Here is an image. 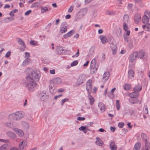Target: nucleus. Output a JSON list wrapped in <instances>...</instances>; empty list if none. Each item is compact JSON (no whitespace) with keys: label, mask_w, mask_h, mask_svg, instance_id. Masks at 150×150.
I'll list each match as a JSON object with an SVG mask.
<instances>
[{"label":"nucleus","mask_w":150,"mask_h":150,"mask_svg":"<svg viewBox=\"0 0 150 150\" xmlns=\"http://www.w3.org/2000/svg\"><path fill=\"white\" fill-rule=\"evenodd\" d=\"M110 147L111 150H117V147L115 144L114 142L112 141L110 144Z\"/></svg>","instance_id":"a211bd4d"},{"label":"nucleus","mask_w":150,"mask_h":150,"mask_svg":"<svg viewBox=\"0 0 150 150\" xmlns=\"http://www.w3.org/2000/svg\"><path fill=\"white\" fill-rule=\"evenodd\" d=\"M77 119L79 121H83L85 119V118L84 117H77Z\"/></svg>","instance_id":"6e6d98bb"},{"label":"nucleus","mask_w":150,"mask_h":150,"mask_svg":"<svg viewBox=\"0 0 150 150\" xmlns=\"http://www.w3.org/2000/svg\"><path fill=\"white\" fill-rule=\"evenodd\" d=\"M98 106L101 112H104L105 110V106L104 103L101 102L99 103Z\"/></svg>","instance_id":"2eb2a0df"},{"label":"nucleus","mask_w":150,"mask_h":150,"mask_svg":"<svg viewBox=\"0 0 150 150\" xmlns=\"http://www.w3.org/2000/svg\"><path fill=\"white\" fill-rule=\"evenodd\" d=\"M141 136L142 139L144 141V142L149 140V137H148L147 135L145 133H142Z\"/></svg>","instance_id":"5701e85b"},{"label":"nucleus","mask_w":150,"mask_h":150,"mask_svg":"<svg viewBox=\"0 0 150 150\" xmlns=\"http://www.w3.org/2000/svg\"><path fill=\"white\" fill-rule=\"evenodd\" d=\"M124 38L125 40V41L126 42H128L129 40L128 37L126 35H124Z\"/></svg>","instance_id":"8fccbe9b"},{"label":"nucleus","mask_w":150,"mask_h":150,"mask_svg":"<svg viewBox=\"0 0 150 150\" xmlns=\"http://www.w3.org/2000/svg\"><path fill=\"white\" fill-rule=\"evenodd\" d=\"M46 93L44 92H42L40 94V97L44 96H46Z\"/></svg>","instance_id":"69168bd1"},{"label":"nucleus","mask_w":150,"mask_h":150,"mask_svg":"<svg viewBox=\"0 0 150 150\" xmlns=\"http://www.w3.org/2000/svg\"><path fill=\"white\" fill-rule=\"evenodd\" d=\"M50 72L51 74H55V70L54 69L51 70L50 71Z\"/></svg>","instance_id":"e2e57ef3"},{"label":"nucleus","mask_w":150,"mask_h":150,"mask_svg":"<svg viewBox=\"0 0 150 150\" xmlns=\"http://www.w3.org/2000/svg\"><path fill=\"white\" fill-rule=\"evenodd\" d=\"M143 28L145 31H150V23H149L143 25Z\"/></svg>","instance_id":"a878e982"},{"label":"nucleus","mask_w":150,"mask_h":150,"mask_svg":"<svg viewBox=\"0 0 150 150\" xmlns=\"http://www.w3.org/2000/svg\"><path fill=\"white\" fill-rule=\"evenodd\" d=\"M31 12V10H29L26 11L25 13V15L27 16L28 14H30Z\"/></svg>","instance_id":"bf43d9fd"},{"label":"nucleus","mask_w":150,"mask_h":150,"mask_svg":"<svg viewBox=\"0 0 150 150\" xmlns=\"http://www.w3.org/2000/svg\"><path fill=\"white\" fill-rule=\"evenodd\" d=\"M134 19H141V16L139 13H136L134 16Z\"/></svg>","instance_id":"49530a36"},{"label":"nucleus","mask_w":150,"mask_h":150,"mask_svg":"<svg viewBox=\"0 0 150 150\" xmlns=\"http://www.w3.org/2000/svg\"><path fill=\"white\" fill-rule=\"evenodd\" d=\"M17 41L18 43L24 48H26V46L24 42L20 38H18L17 39Z\"/></svg>","instance_id":"f3484780"},{"label":"nucleus","mask_w":150,"mask_h":150,"mask_svg":"<svg viewBox=\"0 0 150 150\" xmlns=\"http://www.w3.org/2000/svg\"><path fill=\"white\" fill-rule=\"evenodd\" d=\"M116 106L117 110H119L120 108V101L119 100H117L116 101Z\"/></svg>","instance_id":"ea45409f"},{"label":"nucleus","mask_w":150,"mask_h":150,"mask_svg":"<svg viewBox=\"0 0 150 150\" xmlns=\"http://www.w3.org/2000/svg\"><path fill=\"white\" fill-rule=\"evenodd\" d=\"M64 48V47L62 46H57L56 49V51L59 54H63L65 52V50Z\"/></svg>","instance_id":"6e6552de"},{"label":"nucleus","mask_w":150,"mask_h":150,"mask_svg":"<svg viewBox=\"0 0 150 150\" xmlns=\"http://www.w3.org/2000/svg\"><path fill=\"white\" fill-rule=\"evenodd\" d=\"M15 114L16 120H20L23 117V114L20 111L16 112Z\"/></svg>","instance_id":"1a4fd4ad"},{"label":"nucleus","mask_w":150,"mask_h":150,"mask_svg":"<svg viewBox=\"0 0 150 150\" xmlns=\"http://www.w3.org/2000/svg\"><path fill=\"white\" fill-rule=\"evenodd\" d=\"M56 85L53 81L50 83L49 86V88L50 92L51 93H54V90L55 89Z\"/></svg>","instance_id":"f8f14e48"},{"label":"nucleus","mask_w":150,"mask_h":150,"mask_svg":"<svg viewBox=\"0 0 150 150\" xmlns=\"http://www.w3.org/2000/svg\"><path fill=\"white\" fill-rule=\"evenodd\" d=\"M110 76V74L109 72H106L103 74V79L105 81H107L108 79Z\"/></svg>","instance_id":"bb28decb"},{"label":"nucleus","mask_w":150,"mask_h":150,"mask_svg":"<svg viewBox=\"0 0 150 150\" xmlns=\"http://www.w3.org/2000/svg\"><path fill=\"white\" fill-rule=\"evenodd\" d=\"M96 63L95 58L93 59L91 62L90 73L91 74H95L97 72L98 67Z\"/></svg>","instance_id":"f03ea898"},{"label":"nucleus","mask_w":150,"mask_h":150,"mask_svg":"<svg viewBox=\"0 0 150 150\" xmlns=\"http://www.w3.org/2000/svg\"><path fill=\"white\" fill-rule=\"evenodd\" d=\"M62 81L61 79L60 78H57L54 79L53 81L55 83L56 85V84H58L60 83Z\"/></svg>","instance_id":"f704fd0d"},{"label":"nucleus","mask_w":150,"mask_h":150,"mask_svg":"<svg viewBox=\"0 0 150 150\" xmlns=\"http://www.w3.org/2000/svg\"><path fill=\"white\" fill-rule=\"evenodd\" d=\"M30 43L31 45L34 46L38 45V42L36 41L32 40L30 41Z\"/></svg>","instance_id":"37998d69"},{"label":"nucleus","mask_w":150,"mask_h":150,"mask_svg":"<svg viewBox=\"0 0 150 150\" xmlns=\"http://www.w3.org/2000/svg\"><path fill=\"white\" fill-rule=\"evenodd\" d=\"M11 52L10 51H8L6 54L5 57H9L11 55Z\"/></svg>","instance_id":"3c124183"},{"label":"nucleus","mask_w":150,"mask_h":150,"mask_svg":"<svg viewBox=\"0 0 150 150\" xmlns=\"http://www.w3.org/2000/svg\"><path fill=\"white\" fill-rule=\"evenodd\" d=\"M123 28L125 31H127L128 29V27L126 23H124L123 24Z\"/></svg>","instance_id":"c03bdc74"},{"label":"nucleus","mask_w":150,"mask_h":150,"mask_svg":"<svg viewBox=\"0 0 150 150\" xmlns=\"http://www.w3.org/2000/svg\"><path fill=\"white\" fill-rule=\"evenodd\" d=\"M145 15L142 19H150V11H146L145 12Z\"/></svg>","instance_id":"cd10ccee"},{"label":"nucleus","mask_w":150,"mask_h":150,"mask_svg":"<svg viewBox=\"0 0 150 150\" xmlns=\"http://www.w3.org/2000/svg\"><path fill=\"white\" fill-rule=\"evenodd\" d=\"M124 125V123L122 122H119L118 124V126L119 127L121 128H122L123 127Z\"/></svg>","instance_id":"5fc2aeb1"},{"label":"nucleus","mask_w":150,"mask_h":150,"mask_svg":"<svg viewBox=\"0 0 150 150\" xmlns=\"http://www.w3.org/2000/svg\"><path fill=\"white\" fill-rule=\"evenodd\" d=\"M13 129L19 137H21L23 136L24 133L21 130L16 128H13Z\"/></svg>","instance_id":"9b49d317"},{"label":"nucleus","mask_w":150,"mask_h":150,"mask_svg":"<svg viewBox=\"0 0 150 150\" xmlns=\"http://www.w3.org/2000/svg\"><path fill=\"white\" fill-rule=\"evenodd\" d=\"M79 129L80 131H82L85 134L88 131H90V129L86 128V127L85 126H81L79 128Z\"/></svg>","instance_id":"412c9836"},{"label":"nucleus","mask_w":150,"mask_h":150,"mask_svg":"<svg viewBox=\"0 0 150 150\" xmlns=\"http://www.w3.org/2000/svg\"><path fill=\"white\" fill-rule=\"evenodd\" d=\"M5 149L6 147L4 145L1 146L0 147V150H5Z\"/></svg>","instance_id":"052dcab7"},{"label":"nucleus","mask_w":150,"mask_h":150,"mask_svg":"<svg viewBox=\"0 0 150 150\" xmlns=\"http://www.w3.org/2000/svg\"><path fill=\"white\" fill-rule=\"evenodd\" d=\"M113 40H112L111 38H109L108 40H107V42L110 45V44L112 43V42Z\"/></svg>","instance_id":"4d7b16f0"},{"label":"nucleus","mask_w":150,"mask_h":150,"mask_svg":"<svg viewBox=\"0 0 150 150\" xmlns=\"http://www.w3.org/2000/svg\"><path fill=\"white\" fill-rule=\"evenodd\" d=\"M88 97L90 100V104L91 105H93L94 101V98L91 96L89 94Z\"/></svg>","instance_id":"c9c22d12"},{"label":"nucleus","mask_w":150,"mask_h":150,"mask_svg":"<svg viewBox=\"0 0 150 150\" xmlns=\"http://www.w3.org/2000/svg\"><path fill=\"white\" fill-rule=\"evenodd\" d=\"M140 143L138 142L136 143L134 146V150H139L141 147Z\"/></svg>","instance_id":"2f4dec72"},{"label":"nucleus","mask_w":150,"mask_h":150,"mask_svg":"<svg viewBox=\"0 0 150 150\" xmlns=\"http://www.w3.org/2000/svg\"><path fill=\"white\" fill-rule=\"evenodd\" d=\"M139 95V93L137 91H134V92L129 94V96L131 98H136Z\"/></svg>","instance_id":"dca6fc26"},{"label":"nucleus","mask_w":150,"mask_h":150,"mask_svg":"<svg viewBox=\"0 0 150 150\" xmlns=\"http://www.w3.org/2000/svg\"><path fill=\"white\" fill-rule=\"evenodd\" d=\"M48 96L47 95H46V96H44L41 97L40 98L42 100L44 101L46 100V99L48 98Z\"/></svg>","instance_id":"de8ad7c7"},{"label":"nucleus","mask_w":150,"mask_h":150,"mask_svg":"<svg viewBox=\"0 0 150 150\" xmlns=\"http://www.w3.org/2000/svg\"><path fill=\"white\" fill-rule=\"evenodd\" d=\"M86 76L85 75L83 74L79 75L76 83L78 85H80L83 83L85 80Z\"/></svg>","instance_id":"423d86ee"},{"label":"nucleus","mask_w":150,"mask_h":150,"mask_svg":"<svg viewBox=\"0 0 150 150\" xmlns=\"http://www.w3.org/2000/svg\"><path fill=\"white\" fill-rule=\"evenodd\" d=\"M65 23H63V24L64 25V26H62L61 27L60 31L62 33H64L66 32L67 31V27L66 25H65Z\"/></svg>","instance_id":"c85d7f7f"},{"label":"nucleus","mask_w":150,"mask_h":150,"mask_svg":"<svg viewBox=\"0 0 150 150\" xmlns=\"http://www.w3.org/2000/svg\"><path fill=\"white\" fill-rule=\"evenodd\" d=\"M28 76H30L31 79L34 80L38 81L40 77V72L38 70H35L32 71L30 75Z\"/></svg>","instance_id":"7ed1b4c3"},{"label":"nucleus","mask_w":150,"mask_h":150,"mask_svg":"<svg viewBox=\"0 0 150 150\" xmlns=\"http://www.w3.org/2000/svg\"><path fill=\"white\" fill-rule=\"evenodd\" d=\"M40 9L41 12L42 13L47 12L48 10V8L47 6H41L40 7Z\"/></svg>","instance_id":"72a5a7b5"},{"label":"nucleus","mask_w":150,"mask_h":150,"mask_svg":"<svg viewBox=\"0 0 150 150\" xmlns=\"http://www.w3.org/2000/svg\"><path fill=\"white\" fill-rule=\"evenodd\" d=\"M92 80L89 79L86 82V89L89 94L91 93L92 91Z\"/></svg>","instance_id":"39448f33"},{"label":"nucleus","mask_w":150,"mask_h":150,"mask_svg":"<svg viewBox=\"0 0 150 150\" xmlns=\"http://www.w3.org/2000/svg\"><path fill=\"white\" fill-rule=\"evenodd\" d=\"M142 89V86L139 84L135 86L134 88V91H137L139 93L140 92Z\"/></svg>","instance_id":"aec40b11"},{"label":"nucleus","mask_w":150,"mask_h":150,"mask_svg":"<svg viewBox=\"0 0 150 150\" xmlns=\"http://www.w3.org/2000/svg\"><path fill=\"white\" fill-rule=\"evenodd\" d=\"M134 73L132 70L129 71L128 73V77L129 79H132L134 76Z\"/></svg>","instance_id":"393cba45"},{"label":"nucleus","mask_w":150,"mask_h":150,"mask_svg":"<svg viewBox=\"0 0 150 150\" xmlns=\"http://www.w3.org/2000/svg\"><path fill=\"white\" fill-rule=\"evenodd\" d=\"M115 129L116 128L115 127H113L112 126L110 127V130L112 132H114L115 131Z\"/></svg>","instance_id":"338daca9"},{"label":"nucleus","mask_w":150,"mask_h":150,"mask_svg":"<svg viewBox=\"0 0 150 150\" xmlns=\"http://www.w3.org/2000/svg\"><path fill=\"white\" fill-rule=\"evenodd\" d=\"M87 9L86 8H84L81 9L78 13V16L80 18H81L82 16L85 15L87 13Z\"/></svg>","instance_id":"9d476101"},{"label":"nucleus","mask_w":150,"mask_h":150,"mask_svg":"<svg viewBox=\"0 0 150 150\" xmlns=\"http://www.w3.org/2000/svg\"><path fill=\"white\" fill-rule=\"evenodd\" d=\"M141 19H134V21L136 24H138L139 23Z\"/></svg>","instance_id":"774afa93"},{"label":"nucleus","mask_w":150,"mask_h":150,"mask_svg":"<svg viewBox=\"0 0 150 150\" xmlns=\"http://www.w3.org/2000/svg\"><path fill=\"white\" fill-rule=\"evenodd\" d=\"M25 58L26 59L30 57V53L27 52H26L25 53Z\"/></svg>","instance_id":"09e8293b"},{"label":"nucleus","mask_w":150,"mask_h":150,"mask_svg":"<svg viewBox=\"0 0 150 150\" xmlns=\"http://www.w3.org/2000/svg\"><path fill=\"white\" fill-rule=\"evenodd\" d=\"M78 64V62L77 60H75L73 61L71 64V66L72 67L74 66H75L77 65Z\"/></svg>","instance_id":"a18cd8bd"},{"label":"nucleus","mask_w":150,"mask_h":150,"mask_svg":"<svg viewBox=\"0 0 150 150\" xmlns=\"http://www.w3.org/2000/svg\"><path fill=\"white\" fill-rule=\"evenodd\" d=\"M69 99H68V98H65V99L62 100L61 102V105L63 106L66 102Z\"/></svg>","instance_id":"79ce46f5"},{"label":"nucleus","mask_w":150,"mask_h":150,"mask_svg":"<svg viewBox=\"0 0 150 150\" xmlns=\"http://www.w3.org/2000/svg\"><path fill=\"white\" fill-rule=\"evenodd\" d=\"M27 143L26 141H23L19 144V147L20 149L23 150L26 146Z\"/></svg>","instance_id":"4468645a"},{"label":"nucleus","mask_w":150,"mask_h":150,"mask_svg":"<svg viewBox=\"0 0 150 150\" xmlns=\"http://www.w3.org/2000/svg\"><path fill=\"white\" fill-rule=\"evenodd\" d=\"M137 57L141 59H142L145 54L146 53L144 50H142L139 52L137 51Z\"/></svg>","instance_id":"ddd939ff"},{"label":"nucleus","mask_w":150,"mask_h":150,"mask_svg":"<svg viewBox=\"0 0 150 150\" xmlns=\"http://www.w3.org/2000/svg\"><path fill=\"white\" fill-rule=\"evenodd\" d=\"M77 50H78V51L75 54V55L72 56L73 57H77L79 56V49H78Z\"/></svg>","instance_id":"864d4df0"},{"label":"nucleus","mask_w":150,"mask_h":150,"mask_svg":"<svg viewBox=\"0 0 150 150\" xmlns=\"http://www.w3.org/2000/svg\"><path fill=\"white\" fill-rule=\"evenodd\" d=\"M99 38L103 44H105L107 42V39L105 36L100 35Z\"/></svg>","instance_id":"b1692460"},{"label":"nucleus","mask_w":150,"mask_h":150,"mask_svg":"<svg viewBox=\"0 0 150 150\" xmlns=\"http://www.w3.org/2000/svg\"><path fill=\"white\" fill-rule=\"evenodd\" d=\"M96 144L98 146H102L103 144V142L99 138H96Z\"/></svg>","instance_id":"4be33fe9"},{"label":"nucleus","mask_w":150,"mask_h":150,"mask_svg":"<svg viewBox=\"0 0 150 150\" xmlns=\"http://www.w3.org/2000/svg\"><path fill=\"white\" fill-rule=\"evenodd\" d=\"M129 101L130 103L133 104L137 103V102L136 101L134 100L133 98H129Z\"/></svg>","instance_id":"a19ab883"},{"label":"nucleus","mask_w":150,"mask_h":150,"mask_svg":"<svg viewBox=\"0 0 150 150\" xmlns=\"http://www.w3.org/2000/svg\"><path fill=\"white\" fill-rule=\"evenodd\" d=\"M129 113H130V115L131 116H132L134 114V110H130L129 111Z\"/></svg>","instance_id":"0e129e2a"},{"label":"nucleus","mask_w":150,"mask_h":150,"mask_svg":"<svg viewBox=\"0 0 150 150\" xmlns=\"http://www.w3.org/2000/svg\"><path fill=\"white\" fill-rule=\"evenodd\" d=\"M106 13L107 14L109 15H114L115 14V12L113 11H110L108 10L107 11Z\"/></svg>","instance_id":"58836bf2"},{"label":"nucleus","mask_w":150,"mask_h":150,"mask_svg":"<svg viewBox=\"0 0 150 150\" xmlns=\"http://www.w3.org/2000/svg\"><path fill=\"white\" fill-rule=\"evenodd\" d=\"M25 85L29 91H33L35 89L37 83L35 81L31 79L30 76H27L26 77Z\"/></svg>","instance_id":"f257e3e1"},{"label":"nucleus","mask_w":150,"mask_h":150,"mask_svg":"<svg viewBox=\"0 0 150 150\" xmlns=\"http://www.w3.org/2000/svg\"><path fill=\"white\" fill-rule=\"evenodd\" d=\"M74 30H72L68 33H67L64 35L63 37L65 39H66L68 38L71 36L74 33Z\"/></svg>","instance_id":"6ab92c4d"},{"label":"nucleus","mask_w":150,"mask_h":150,"mask_svg":"<svg viewBox=\"0 0 150 150\" xmlns=\"http://www.w3.org/2000/svg\"><path fill=\"white\" fill-rule=\"evenodd\" d=\"M8 119L10 120H15V113L10 114L8 116Z\"/></svg>","instance_id":"e433bc0d"},{"label":"nucleus","mask_w":150,"mask_h":150,"mask_svg":"<svg viewBox=\"0 0 150 150\" xmlns=\"http://www.w3.org/2000/svg\"><path fill=\"white\" fill-rule=\"evenodd\" d=\"M7 134L8 136L12 139H15L16 138V135L13 132H8L7 133Z\"/></svg>","instance_id":"7c9ffc66"},{"label":"nucleus","mask_w":150,"mask_h":150,"mask_svg":"<svg viewBox=\"0 0 150 150\" xmlns=\"http://www.w3.org/2000/svg\"><path fill=\"white\" fill-rule=\"evenodd\" d=\"M137 51H135L131 53L129 57V62L132 63L134 62L137 57Z\"/></svg>","instance_id":"20e7f679"},{"label":"nucleus","mask_w":150,"mask_h":150,"mask_svg":"<svg viewBox=\"0 0 150 150\" xmlns=\"http://www.w3.org/2000/svg\"><path fill=\"white\" fill-rule=\"evenodd\" d=\"M149 19H142V22L143 23L147 24L149 23Z\"/></svg>","instance_id":"603ef678"},{"label":"nucleus","mask_w":150,"mask_h":150,"mask_svg":"<svg viewBox=\"0 0 150 150\" xmlns=\"http://www.w3.org/2000/svg\"><path fill=\"white\" fill-rule=\"evenodd\" d=\"M128 47L130 48H132L133 47V44L131 42H129L128 44Z\"/></svg>","instance_id":"680f3d73"},{"label":"nucleus","mask_w":150,"mask_h":150,"mask_svg":"<svg viewBox=\"0 0 150 150\" xmlns=\"http://www.w3.org/2000/svg\"><path fill=\"white\" fill-rule=\"evenodd\" d=\"M73 6H71L68 9V12H71L73 10Z\"/></svg>","instance_id":"13d9d810"},{"label":"nucleus","mask_w":150,"mask_h":150,"mask_svg":"<svg viewBox=\"0 0 150 150\" xmlns=\"http://www.w3.org/2000/svg\"><path fill=\"white\" fill-rule=\"evenodd\" d=\"M145 149H150V142L149 140L144 142Z\"/></svg>","instance_id":"473e14b6"},{"label":"nucleus","mask_w":150,"mask_h":150,"mask_svg":"<svg viewBox=\"0 0 150 150\" xmlns=\"http://www.w3.org/2000/svg\"><path fill=\"white\" fill-rule=\"evenodd\" d=\"M30 62V60L29 58H26L23 62L22 65L23 66H25Z\"/></svg>","instance_id":"c756f323"},{"label":"nucleus","mask_w":150,"mask_h":150,"mask_svg":"<svg viewBox=\"0 0 150 150\" xmlns=\"http://www.w3.org/2000/svg\"><path fill=\"white\" fill-rule=\"evenodd\" d=\"M131 86L130 85L128 84H126L123 86L124 89L126 90H128L131 88Z\"/></svg>","instance_id":"4c0bfd02"},{"label":"nucleus","mask_w":150,"mask_h":150,"mask_svg":"<svg viewBox=\"0 0 150 150\" xmlns=\"http://www.w3.org/2000/svg\"><path fill=\"white\" fill-rule=\"evenodd\" d=\"M110 47L112 51V54H116L117 51V47L116 45V42L115 40L110 44Z\"/></svg>","instance_id":"0eeeda50"}]
</instances>
